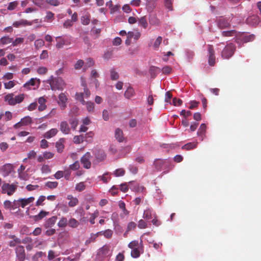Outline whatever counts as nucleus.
Masks as SVG:
<instances>
[{"label":"nucleus","mask_w":261,"mask_h":261,"mask_svg":"<svg viewBox=\"0 0 261 261\" xmlns=\"http://www.w3.org/2000/svg\"><path fill=\"white\" fill-rule=\"evenodd\" d=\"M130 188L133 191L138 193H143L145 190L144 187L140 186L138 184H136L134 186Z\"/></svg>","instance_id":"nucleus-46"},{"label":"nucleus","mask_w":261,"mask_h":261,"mask_svg":"<svg viewBox=\"0 0 261 261\" xmlns=\"http://www.w3.org/2000/svg\"><path fill=\"white\" fill-rule=\"evenodd\" d=\"M160 71V69L155 66H151L150 68V72L153 77H154Z\"/></svg>","instance_id":"nucleus-51"},{"label":"nucleus","mask_w":261,"mask_h":261,"mask_svg":"<svg viewBox=\"0 0 261 261\" xmlns=\"http://www.w3.org/2000/svg\"><path fill=\"white\" fill-rule=\"evenodd\" d=\"M60 129L61 132L65 135H68L70 133V128L68 123L65 121L61 122Z\"/></svg>","instance_id":"nucleus-18"},{"label":"nucleus","mask_w":261,"mask_h":261,"mask_svg":"<svg viewBox=\"0 0 261 261\" xmlns=\"http://www.w3.org/2000/svg\"><path fill=\"white\" fill-rule=\"evenodd\" d=\"M17 261H24L25 258V250L23 246H18L15 248Z\"/></svg>","instance_id":"nucleus-12"},{"label":"nucleus","mask_w":261,"mask_h":261,"mask_svg":"<svg viewBox=\"0 0 261 261\" xmlns=\"http://www.w3.org/2000/svg\"><path fill=\"white\" fill-rule=\"evenodd\" d=\"M93 155H94V159L93 161V163L94 164H97L98 163L102 162L106 157L105 152L102 150L94 151L93 152Z\"/></svg>","instance_id":"nucleus-9"},{"label":"nucleus","mask_w":261,"mask_h":261,"mask_svg":"<svg viewBox=\"0 0 261 261\" xmlns=\"http://www.w3.org/2000/svg\"><path fill=\"white\" fill-rule=\"evenodd\" d=\"M162 41V37L161 36H159L156 39V40H155V41L154 42L153 44V48L155 49V50H157L161 42Z\"/></svg>","instance_id":"nucleus-52"},{"label":"nucleus","mask_w":261,"mask_h":261,"mask_svg":"<svg viewBox=\"0 0 261 261\" xmlns=\"http://www.w3.org/2000/svg\"><path fill=\"white\" fill-rule=\"evenodd\" d=\"M86 107L87 110L89 113H92L94 111V105L92 102L91 101H85V105Z\"/></svg>","instance_id":"nucleus-47"},{"label":"nucleus","mask_w":261,"mask_h":261,"mask_svg":"<svg viewBox=\"0 0 261 261\" xmlns=\"http://www.w3.org/2000/svg\"><path fill=\"white\" fill-rule=\"evenodd\" d=\"M33 3L36 6H39L41 8H46V0H32Z\"/></svg>","instance_id":"nucleus-39"},{"label":"nucleus","mask_w":261,"mask_h":261,"mask_svg":"<svg viewBox=\"0 0 261 261\" xmlns=\"http://www.w3.org/2000/svg\"><path fill=\"white\" fill-rule=\"evenodd\" d=\"M99 180L102 181L104 183H107L111 179V176L108 172L104 173L101 176H98Z\"/></svg>","instance_id":"nucleus-33"},{"label":"nucleus","mask_w":261,"mask_h":261,"mask_svg":"<svg viewBox=\"0 0 261 261\" xmlns=\"http://www.w3.org/2000/svg\"><path fill=\"white\" fill-rule=\"evenodd\" d=\"M168 163V161L167 160L157 159L154 161V165L158 170L161 169L164 166H166Z\"/></svg>","instance_id":"nucleus-24"},{"label":"nucleus","mask_w":261,"mask_h":261,"mask_svg":"<svg viewBox=\"0 0 261 261\" xmlns=\"http://www.w3.org/2000/svg\"><path fill=\"white\" fill-rule=\"evenodd\" d=\"M48 212L44 211H41L38 215H35L33 217L35 221H39L45 217L47 214Z\"/></svg>","instance_id":"nucleus-36"},{"label":"nucleus","mask_w":261,"mask_h":261,"mask_svg":"<svg viewBox=\"0 0 261 261\" xmlns=\"http://www.w3.org/2000/svg\"><path fill=\"white\" fill-rule=\"evenodd\" d=\"M238 33V32L234 30L223 31L222 32V35L223 36L234 37L236 38V41L237 39Z\"/></svg>","instance_id":"nucleus-25"},{"label":"nucleus","mask_w":261,"mask_h":261,"mask_svg":"<svg viewBox=\"0 0 261 261\" xmlns=\"http://www.w3.org/2000/svg\"><path fill=\"white\" fill-rule=\"evenodd\" d=\"M35 200L34 197H30L28 198H20L17 200L14 201V204L15 207H21L24 208L28 205L32 203Z\"/></svg>","instance_id":"nucleus-6"},{"label":"nucleus","mask_w":261,"mask_h":261,"mask_svg":"<svg viewBox=\"0 0 261 261\" xmlns=\"http://www.w3.org/2000/svg\"><path fill=\"white\" fill-rule=\"evenodd\" d=\"M92 155L91 153L87 152L81 159V162L84 167L86 169H89L91 166V159Z\"/></svg>","instance_id":"nucleus-11"},{"label":"nucleus","mask_w":261,"mask_h":261,"mask_svg":"<svg viewBox=\"0 0 261 261\" xmlns=\"http://www.w3.org/2000/svg\"><path fill=\"white\" fill-rule=\"evenodd\" d=\"M39 80L37 78H32L23 85V87L27 90L35 89L39 85Z\"/></svg>","instance_id":"nucleus-10"},{"label":"nucleus","mask_w":261,"mask_h":261,"mask_svg":"<svg viewBox=\"0 0 261 261\" xmlns=\"http://www.w3.org/2000/svg\"><path fill=\"white\" fill-rule=\"evenodd\" d=\"M127 36L130 39L133 38L135 40L137 41L141 36V33L139 32H128Z\"/></svg>","instance_id":"nucleus-28"},{"label":"nucleus","mask_w":261,"mask_h":261,"mask_svg":"<svg viewBox=\"0 0 261 261\" xmlns=\"http://www.w3.org/2000/svg\"><path fill=\"white\" fill-rule=\"evenodd\" d=\"M208 64L211 66H213L215 63V57L214 55V50L212 45L208 46Z\"/></svg>","instance_id":"nucleus-15"},{"label":"nucleus","mask_w":261,"mask_h":261,"mask_svg":"<svg viewBox=\"0 0 261 261\" xmlns=\"http://www.w3.org/2000/svg\"><path fill=\"white\" fill-rule=\"evenodd\" d=\"M24 98V94H20L14 96V104L15 105L17 103L21 102Z\"/></svg>","instance_id":"nucleus-48"},{"label":"nucleus","mask_w":261,"mask_h":261,"mask_svg":"<svg viewBox=\"0 0 261 261\" xmlns=\"http://www.w3.org/2000/svg\"><path fill=\"white\" fill-rule=\"evenodd\" d=\"M8 237L12 239V240L9 242V245L10 247H13L16 246L17 245L21 243V240L16 237L15 235H10Z\"/></svg>","instance_id":"nucleus-20"},{"label":"nucleus","mask_w":261,"mask_h":261,"mask_svg":"<svg viewBox=\"0 0 261 261\" xmlns=\"http://www.w3.org/2000/svg\"><path fill=\"white\" fill-rule=\"evenodd\" d=\"M113 174L116 177L122 176L124 175L125 171L122 168L117 169L114 172Z\"/></svg>","instance_id":"nucleus-58"},{"label":"nucleus","mask_w":261,"mask_h":261,"mask_svg":"<svg viewBox=\"0 0 261 261\" xmlns=\"http://www.w3.org/2000/svg\"><path fill=\"white\" fill-rule=\"evenodd\" d=\"M0 42L3 45L8 44L13 42V38H10L9 36H4L2 37L0 39Z\"/></svg>","instance_id":"nucleus-40"},{"label":"nucleus","mask_w":261,"mask_h":261,"mask_svg":"<svg viewBox=\"0 0 261 261\" xmlns=\"http://www.w3.org/2000/svg\"><path fill=\"white\" fill-rule=\"evenodd\" d=\"M81 253H77L74 255L64 258L63 260L66 261H78L81 257Z\"/></svg>","instance_id":"nucleus-30"},{"label":"nucleus","mask_w":261,"mask_h":261,"mask_svg":"<svg viewBox=\"0 0 261 261\" xmlns=\"http://www.w3.org/2000/svg\"><path fill=\"white\" fill-rule=\"evenodd\" d=\"M5 100L9 105L14 106V95L13 93L8 94L5 96Z\"/></svg>","instance_id":"nucleus-27"},{"label":"nucleus","mask_w":261,"mask_h":261,"mask_svg":"<svg viewBox=\"0 0 261 261\" xmlns=\"http://www.w3.org/2000/svg\"><path fill=\"white\" fill-rule=\"evenodd\" d=\"M128 247L131 249V256L135 258H138L144 252L142 240L140 242L136 240L133 241L128 244Z\"/></svg>","instance_id":"nucleus-1"},{"label":"nucleus","mask_w":261,"mask_h":261,"mask_svg":"<svg viewBox=\"0 0 261 261\" xmlns=\"http://www.w3.org/2000/svg\"><path fill=\"white\" fill-rule=\"evenodd\" d=\"M206 125L204 123H202L200 125V127L197 133V135H198L199 136H202L205 133V132L206 131Z\"/></svg>","instance_id":"nucleus-53"},{"label":"nucleus","mask_w":261,"mask_h":261,"mask_svg":"<svg viewBox=\"0 0 261 261\" xmlns=\"http://www.w3.org/2000/svg\"><path fill=\"white\" fill-rule=\"evenodd\" d=\"M112 252L111 246L109 245H105L98 249L97 256L100 259H102L110 256Z\"/></svg>","instance_id":"nucleus-3"},{"label":"nucleus","mask_w":261,"mask_h":261,"mask_svg":"<svg viewBox=\"0 0 261 261\" xmlns=\"http://www.w3.org/2000/svg\"><path fill=\"white\" fill-rule=\"evenodd\" d=\"M143 218L149 220L151 218V211L150 209H146L144 211Z\"/></svg>","instance_id":"nucleus-56"},{"label":"nucleus","mask_w":261,"mask_h":261,"mask_svg":"<svg viewBox=\"0 0 261 261\" xmlns=\"http://www.w3.org/2000/svg\"><path fill=\"white\" fill-rule=\"evenodd\" d=\"M135 95V91L134 89L131 87L129 86L125 90L124 96L126 99H130L132 97H134Z\"/></svg>","instance_id":"nucleus-22"},{"label":"nucleus","mask_w":261,"mask_h":261,"mask_svg":"<svg viewBox=\"0 0 261 261\" xmlns=\"http://www.w3.org/2000/svg\"><path fill=\"white\" fill-rule=\"evenodd\" d=\"M115 138L119 142H122L123 140V133L122 131L119 129L117 128L115 130Z\"/></svg>","instance_id":"nucleus-35"},{"label":"nucleus","mask_w":261,"mask_h":261,"mask_svg":"<svg viewBox=\"0 0 261 261\" xmlns=\"http://www.w3.org/2000/svg\"><path fill=\"white\" fill-rule=\"evenodd\" d=\"M247 23L251 25H255L258 23V18L255 16H250L247 18Z\"/></svg>","instance_id":"nucleus-38"},{"label":"nucleus","mask_w":261,"mask_h":261,"mask_svg":"<svg viewBox=\"0 0 261 261\" xmlns=\"http://www.w3.org/2000/svg\"><path fill=\"white\" fill-rule=\"evenodd\" d=\"M138 24L139 25L143 27L144 29H146L148 26L146 17L143 16L138 20Z\"/></svg>","instance_id":"nucleus-32"},{"label":"nucleus","mask_w":261,"mask_h":261,"mask_svg":"<svg viewBox=\"0 0 261 261\" xmlns=\"http://www.w3.org/2000/svg\"><path fill=\"white\" fill-rule=\"evenodd\" d=\"M57 181H47L45 184V186L49 189H55L58 186Z\"/></svg>","instance_id":"nucleus-54"},{"label":"nucleus","mask_w":261,"mask_h":261,"mask_svg":"<svg viewBox=\"0 0 261 261\" xmlns=\"http://www.w3.org/2000/svg\"><path fill=\"white\" fill-rule=\"evenodd\" d=\"M41 22L38 19H34L32 21H28L24 19H21L19 21H16L13 22V25L14 27H19L21 25H32L33 24V22Z\"/></svg>","instance_id":"nucleus-13"},{"label":"nucleus","mask_w":261,"mask_h":261,"mask_svg":"<svg viewBox=\"0 0 261 261\" xmlns=\"http://www.w3.org/2000/svg\"><path fill=\"white\" fill-rule=\"evenodd\" d=\"M2 173L4 176H6L10 174L12 170V166L11 164L5 165L2 169Z\"/></svg>","instance_id":"nucleus-26"},{"label":"nucleus","mask_w":261,"mask_h":261,"mask_svg":"<svg viewBox=\"0 0 261 261\" xmlns=\"http://www.w3.org/2000/svg\"><path fill=\"white\" fill-rule=\"evenodd\" d=\"M54 17V14L50 12V11H47L46 12V15L44 18V21H50L52 20Z\"/></svg>","instance_id":"nucleus-61"},{"label":"nucleus","mask_w":261,"mask_h":261,"mask_svg":"<svg viewBox=\"0 0 261 261\" xmlns=\"http://www.w3.org/2000/svg\"><path fill=\"white\" fill-rule=\"evenodd\" d=\"M254 39V36L253 34H249L244 32H238L237 42L239 44L246 43L252 41Z\"/></svg>","instance_id":"nucleus-4"},{"label":"nucleus","mask_w":261,"mask_h":261,"mask_svg":"<svg viewBox=\"0 0 261 261\" xmlns=\"http://www.w3.org/2000/svg\"><path fill=\"white\" fill-rule=\"evenodd\" d=\"M4 206L6 209H14L15 205L14 204V202L12 203L10 200H6L4 202Z\"/></svg>","instance_id":"nucleus-50"},{"label":"nucleus","mask_w":261,"mask_h":261,"mask_svg":"<svg viewBox=\"0 0 261 261\" xmlns=\"http://www.w3.org/2000/svg\"><path fill=\"white\" fill-rule=\"evenodd\" d=\"M67 199L69 200L68 205L69 207H74L79 204L78 199L75 197H73L72 195H68L67 196Z\"/></svg>","instance_id":"nucleus-19"},{"label":"nucleus","mask_w":261,"mask_h":261,"mask_svg":"<svg viewBox=\"0 0 261 261\" xmlns=\"http://www.w3.org/2000/svg\"><path fill=\"white\" fill-rule=\"evenodd\" d=\"M86 84L82 83V85L84 87V90L83 92L77 93L75 95V99L80 101L83 105H85L84 98H88L90 95V91L86 88Z\"/></svg>","instance_id":"nucleus-8"},{"label":"nucleus","mask_w":261,"mask_h":261,"mask_svg":"<svg viewBox=\"0 0 261 261\" xmlns=\"http://www.w3.org/2000/svg\"><path fill=\"white\" fill-rule=\"evenodd\" d=\"M98 233H100V234H102L106 238L109 239L111 238L113 234V231L110 229H107L105 231H101L98 232Z\"/></svg>","instance_id":"nucleus-45"},{"label":"nucleus","mask_w":261,"mask_h":261,"mask_svg":"<svg viewBox=\"0 0 261 261\" xmlns=\"http://www.w3.org/2000/svg\"><path fill=\"white\" fill-rule=\"evenodd\" d=\"M94 62L92 59H91V58L87 59L86 62L85 63H84L83 70L84 71L86 70L89 67L93 66L94 65Z\"/></svg>","instance_id":"nucleus-49"},{"label":"nucleus","mask_w":261,"mask_h":261,"mask_svg":"<svg viewBox=\"0 0 261 261\" xmlns=\"http://www.w3.org/2000/svg\"><path fill=\"white\" fill-rule=\"evenodd\" d=\"M84 62L82 60H79L77 61L76 63L74 65V67L75 69L78 70L81 69L82 67H84Z\"/></svg>","instance_id":"nucleus-63"},{"label":"nucleus","mask_w":261,"mask_h":261,"mask_svg":"<svg viewBox=\"0 0 261 261\" xmlns=\"http://www.w3.org/2000/svg\"><path fill=\"white\" fill-rule=\"evenodd\" d=\"M20 122L22 126L28 125L32 123V118L29 116H25L21 119Z\"/></svg>","instance_id":"nucleus-43"},{"label":"nucleus","mask_w":261,"mask_h":261,"mask_svg":"<svg viewBox=\"0 0 261 261\" xmlns=\"http://www.w3.org/2000/svg\"><path fill=\"white\" fill-rule=\"evenodd\" d=\"M110 76L112 80H116L119 78V74L114 69H112L110 70Z\"/></svg>","instance_id":"nucleus-55"},{"label":"nucleus","mask_w":261,"mask_h":261,"mask_svg":"<svg viewBox=\"0 0 261 261\" xmlns=\"http://www.w3.org/2000/svg\"><path fill=\"white\" fill-rule=\"evenodd\" d=\"M149 23L153 25H159L160 23L159 19L155 16H151L149 18Z\"/></svg>","instance_id":"nucleus-44"},{"label":"nucleus","mask_w":261,"mask_h":261,"mask_svg":"<svg viewBox=\"0 0 261 261\" xmlns=\"http://www.w3.org/2000/svg\"><path fill=\"white\" fill-rule=\"evenodd\" d=\"M84 137L83 135L75 136L73 138V142L75 144H80L83 142Z\"/></svg>","instance_id":"nucleus-59"},{"label":"nucleus","mask_w":261,"mask_h":261,"mask_svg":"<svg viewBox=\"0 0 261 261\" xmlns=\"http://www.w3.org/2000/svg\"><path fill=\"white\" fill-rule=\"evenodd\" d=\"M58 132V130L57 128H51L48 131L46 132L43 135L44 138L49 139L55 136Z\"/></svg>","instance_id":"nucleus-23"},{"label":"nucleus","mask_w":261,"mask_h":261,"mask_svg":"<svg viewBox=\"0 0 261 261\" xmlns=\"http://www.w3.org/2000/svg\"><path fill=\"white\" fill-rule=\"evenodd\" d=\"M63 173L65 178L67 180H68L71 173L70 168H68L67 167H65L64 168Z\"/></svg>","instance_id":"nucleus-57"},{"label":"nucleus","mask_w":261,"mask_h":261,"mask_svg":"<svg viewBox=\"0 0 261 261\" xmlns=\"http://www.w3.org/2000/svg\"><path fill=\"white\" fill-rule=\"evenodd\" d=\"M79 223L78 221L74 218H71L69 221L68 225L70 227L72 228H75L79 225Z\"/></svg>","instance_id":"nucleus-62"},{"label":"nucleus","mask_w":261,"mask_h":261,"mask_svg":"<svg viewBox=\"0 0 261 261\" xmlns=\"http://www.w3.org/2000/svg\"><path fill=\"white\" fill-rule=\"evenodd\" d=\"M173 0H164V5L166 9L169 11L173 10Z\"/></svg>","instance_id":"nucleus-41"},{"label":"nucleus","mask_w":261,"mask_h":261,"mask_svg":"<svg viewBox=\"0 0 261 261\" xmlns=\"http://www.w3.org/2000/svg\"><path fill=\"white\" fill-rule=\"evenodd\" d=\"M47 82L49 84L52 90L62 91L65 87V83L61 77H55L51 75L47 80Z\"/></svg>","instance_id":"nucleus-2"},{"label":"nucleus","mask_w":261,"mask_h":261,"mask_svg":"<svg viewBox=\"0 0 261 261\" xmlns=\"http://www.w3.org/2000/svg\"><path fill=\"white\" fill-rule=\"evenodd\" d=\"M67 224V220L65 217H62L58 223V225L59 227H65Z\"/></svg>","instance_id":"nucleus-60"},{"label":"nucleus","mask_w":261,"mask_h":261,"mask_svg":"<svg viewBox=\"0 0 261 261\" xmlns=\"http://www.w3.org/2000/svg\"><path fill=\"white\" fill-rule=\"evenodd\" d=\"M58 103L62 109H64L66 107L67 102V95L65 93H61L59 95Z\"/></svg>","instance_id":"nucleus-14"},{"label":"nucleus","mask_w":261,"mask_h":261,"mask_svg":"<svg viewBox=\"0 0 261 261\" xmlns=\"http://www.w3.org/2000/svg\"><path fill=\"white\" fill-rule=\"evenodd\" d=\"M64 140L63 138L60 139L56 143V147L59 152H61L64 148Z\"/></svg>","instance_id":"nucleus-29"},{"label":"nucleus","mask_w":261,"mask_h":261,"mask_svg":"<svg viewBox=\"0 0 261 261\" xmlns=\"http://www.w3.org/2000/svg\"><path fill=\"white\" fill-rule=\"evenodd\" d=\"M60 37H57L56 38L57 43L56 46L57 48H62L63 47L64 45H68L70 44V43L69 39L67 38H63L61 39L60 40H58V39H60Z\"/></svg>","instance_id":"nucleus-17"},{"label":"nucleus","mask_w":261,"mask_h":261,"mask_svg":"<svg viewBox=\"0 0 261 261\" xmlns=\"http://www.w3.org/2000/svg\"><path fill=\"white\" fill-rule=\"evenodd\" d=\"M156 0H146V7L148 11L152 10L155 6Z\"/></svg>","instance_id":"nucleus-37"},{"label":"nucleus","mask_w":261,"mask_h":261,"mask_svg":"<svg viewBox=\"0 0 261 261\" xmlns=\"http://www.w3.org/2000/svg\"><path fill=\"white\" fill-rule=\"evenodd\" d=\"M17 189V186L14 184L4 183L1 188L2 193L9 196L13 195Z\"/></svg>","instance_id":"nucleus-7"},{"label":"nucleus","mask_w":261,"mask_h":261,"mask_svg":"<svg viewBox=\"0 0 261 261\" xmlns=\"http://www.w3.org/2000/svg\"><path fill=\"white\" fill-rule=\"evenodd\" d=\"M18 2L17 1H14L9 4L7 9L10 11L14 10L18 6Z\"/></svg>","instance_id":"nucleus-64"},{"label":"nucleus","mask_w":261,"mask_h":261,"mask_svg":"<svg viewBox=\"0 0 261 261\" xmlns=\"http://www.w3.org/2000/svg\"><path fill=\"white\" fill-rule=\"evenodd\" d=\"M217 23L218 27L221 29H226L230 25L229 19L223 17L218 20Z\"/></svg>","instance_id":"nucleus-16"},{"label":"nucleus","mask_w":261,"mask_h":261,"mask_svg":"<svg viewBox=\"0 0 261 261\" xmlns=\"http://www.w3.org/2000/svg\"><path fill=\"white\" fill-rule=\"evenodd\" d=\"M46 6L45 9L48 8V6H58L61 4L59 0H46Z\"/></svg>","instance_id":"nucleus-34"},{"label":"nucleus","mask_w":261,"mask_h":261,"mask_svg":"<svg viewBox=\"0 0 261 261\" xmlns=\"http://www.w3.org/2000/svg\"><path fill=\"white\" fill-rule=\"evenodd\" d=\"M38 101L39 106L38 107V110L39 111H42L46 108V100L44 97H40L38 98L37 102Z\"/></svg>","instance_id":"nucleus-21"},{"label":"nucleus","mask_w":261,"mask_h":261,"mask_svg":"<svg viewBox=\"0 0 261 261\" xmlns=\"http://www.w3.org/2000/svg\"><path fill=\"white\" fill-rule=\"evenodd\" d=\"M197 145V142H190L185 144L182 147V148L186 150H190L196 147Z\"/></svg>","instance_id":"nucleus-42"},{"label":"nucleus","mask_w":261,"mask_h":261,"mask_svg":"<svg viewBox=\"0 0 261 261\" xmlns=\"http://www.w3.org/2000/svg\"><path fill=\"white\" fill-rule=\"evenodd\" d=\"M234 45L232 43L228 44L221 52V56L223 59H228L234 54Z\"/></svg>","instance_id":"nucleus-5"},{"label":"nucleus","mask_w":261,"mask_h":261,"mask_svg":"<svg viewBox=\"0 0 261 261\" xmlns=\"http://www.w3.org/2000/svg\"><path fill=\"white\" fill-rule=\"evenodd\" d=\"M41 172L43 174H49L51 172V168L48 165L43 164L41 165Z\"/></svg>","instance_id":"nucleus-31"}]
</instances>
